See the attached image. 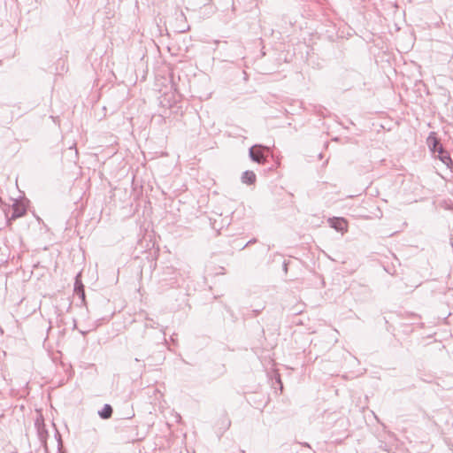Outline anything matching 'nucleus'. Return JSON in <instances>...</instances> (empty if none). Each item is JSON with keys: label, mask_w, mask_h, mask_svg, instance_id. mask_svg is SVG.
Masks as SVG:
<instances>
[{"label": "nucleus", "mask_w": 453, "mask_h": 453, "mask_svg": "<svg viewBox=\"0 0 453 453\" xmlns=\"http://www.w3.org/2000/svg\"><path fill=\"white\" fill-rule=\"evenodd\" d=\"M329 226L334 228L337 232H341L342 234L347 232L348 230V222L343 218H332L328 219Z\"/></svg>", "instance_id": "obj_3"}, {"label": "nucleus", "mask_w": 453, "mask_h": 453, "mask_svg": "<svg viewBox=\"0 0 453 453\" xmlns=\"http://www.w3.org/2000/svg\"><path fill=\"white\" fill-rule=\"evenodd\" d=\"M430 150L434 157H437L447 167L452 165L449 153L444 150L442 143H432Z\"/></svg>", "instance_id": "obj_1"}, {"label": "nucleus", "mask_w": 453, "mask_h": 453, "mask_svg": "<svg viewBox=\"0 0 453 453\" xmlns=\"http://www.w3.org/2000/svg\"><path fill=\"white\" fill-rule=\"evenodd\" d=\"M319 157L322 158V154L321 153L319 154Z\"/></svg>", "instance_id": "obj_9"}, {"label": "nucleus", "mask_w": 453, "mask_h": 453, "mask_svg": "<svg viewBox=\"0 0 453 453\" xmlns=\"http://www.w3.org/2000/svg\"><path fill=\"white\" fill-rule=\"evenodd\" d=\"M256 179V174L252 171H245L242 175V181L248 185L255 183Z\"/></svg>", "instance_id": "obj_5"}, {"label": "nucleus", "mask_w": 453, "mask_h": 453, "mask_svg": "<svg viewBox=\"0 0 453 453\" xmlns=\"http://www.w3.org/2000/svg\"><path fill=\"white\" fill-rule=\"evenodd\" d=\"M269 147H263L260 144H255L250 149V157L253 161L262 164L265 162L264 150L269 151Z\"/></svg>", "instance_id": "obj_2"}, {"label": "nucleus", "mask_w": 453, "mask_h": 453, "mask_svg": "<svg viewBox=\"0 0 453 453\" xmlns=\"http://www.w3.org/2000/svg\"><path fill=\"white\" fill-rule=\"evenodd\" d=\"M112 408L110 404H104V408L98 411V415L104 418L107 419L111 417Z\"/></svg>", "instance_id": "obj_7"}, {"label": "nucleus", "mask_w": 453, "mask_h": 453, "mask_svg": "<svg viewBox=\"0 0 453 453\" xmlns=\"http://www.w3.org/2000/svg\"><path fill=\"white\" fill-rule=\"evenodd\" d=\"M276 382L278 384H280V389H282V383H281L280 378V376L278 374L276 375Z\"/></svg>", "instance_id": "obj_8"}, {"label": "nucleus", "mask_w": 453, "mask_h": 453, "mask_svg": "<svg viewBox=\"0 0 453 453\" xmlns=\"http://www.w3.org/2000/svg\"><path fill=\"white\" fill-rule=\"evenodd\" d=\"M12 211H13L12 214V219L19 218L26 213L25 206L18 201H14V203L12 204Z\"/></svg>", "instance_id": "obj_4"}, {"label": "nucleus", "mask_w": 453, "mask_h": 453, "mask_svg": "<svg viewBox=\"0 0 453 453\" xmlns=\"http://www.w3.org/2000/svg\"><path fill=\"white\" fill-rule=\"evenodd\" d=\"M451 245H452V247H453V240L451 241Z\"/></svg>", "instance_id": "obj_10"}, {"label": "nucleus", "mask_w": 453, "mask_h": 453, "mask_svg": "<svg viewBox=\"0 0 453 453\" xmlns=\"http://www.w3.org/2000/svg\"><path fill=\"white\" fill-rule=\"evenodd\" d=\"M81 273L77 274L75 278V284H74V291L81 296L82 299L85 298V293H84V286L80 280Z\"/></svg>", "instance_id": "obj_6"}]
</instances>
